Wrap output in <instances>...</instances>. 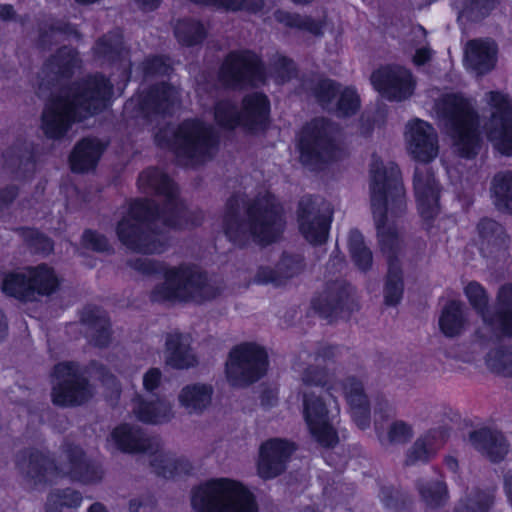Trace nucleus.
Returning <instances> with one entry per match:
<instances>
[{
    "label": "nucleus",
    "mask_w": 512,
    "mask_h": 512,
    "mask_svg": "<svg viewBox=\"0 0 512 512\" xmlns=\"http://www.w3.org/2000/svg\"><path fill=\"white\" fill-rule=\"evenodd\" d=\"M337 356V348L324 346L315 354L301 352L293 363L302 384L323 389L319 394H303L302 413L311 437L324 447H334L339 442L338 393L344 395L355 424L362 430L370 425V405L363 382L346 365L336 363Z\"/></svg>",
    "instance_id": "f257e3e1"
},
{
    "label": "nucleus",
    "mask_w": 512,
    "mask_h": 512,
    "mask_svg": "<svg viewBox=\"0 0 512 512\" xmlns=\"http://www.w3.org/2000/svg\"><path fill=\"white\" fill-rule=\"evenodd\" d=\"M137 183L141 191L162 197L164 207L161 210L153 209L152 202L147 199H138L129 205L116 226L118 239L128 249L143 254L163 252L166 238L152 227L158 222L167 228L178 229L202 223L203 214L186 209L177 198L174 184L162 171L146 169L139 175Z\"/></svg>",
    "instance_id": "f03ea898"
},
{
    "label": "nucleus",
    "mask_w": 512,
    "mask_h": 512,
    "mask_svg": "<svg viewBox=\"0 0 512 512\" xmlns=\"http://www.w3.org/2000/svg\"><path fill=\"white\" fill-rule=\"evenodd\" d=\"M369 190L379 244L389 258L384 297L387 304L396 305L402 298L404 284L402 271L391 258L401 248L397 221L407 209L405 189L397 165L373 157Z\"/></svg>",
    "instance_id": "7ed1b4c3"
},
{
    "label": "nucleus",
    "mask_w": 512,
    "mask_h": 512,
    "mask_svg": "<svg viewBox=\"0 0 512 512\" xmlns=\"http://www.w3.org/2000/svg\"><path fill=\"white\" fill-rule=\"evenodd\" d=\"M284 225L281 206L273 195L263 192L246 205L240 197L229 199L222 229L236 245L244 246L251 241L266 245L279 239Z\"/></svg>",
    "instance_id": "20e7f679"
},
{
    "label": "nucleus",
    "mask_w": 512,
    "mask_h": 512,
    "mask_svg": "<svg viewBox=\"0 0 512 512\" xmlns=\"http://www.w3.org/2000/svg\"><path fill=\"white\" fill-rule=\"evenodd\" d=\"M112 86L102 76H94L62 89L46 103L41 116V129L51 139H60L72 123L105 107Z\"/></svg>",
    "instance_id": "39448f33"
},
{
    "label": "nucleus",
    "mask_w": 512,
    "mask_h": 512,
    "mask_svg": "<svg viewBox=\"0 0 512 512\" xmlns=\"http://www.w3.org/2000/svg\"><path fill=\"white\" fill-rule=\"evenodd\" d=\"M130 265L143 274L161 275L162 281L151 292L153 301L203 303L220 293L207 274L193 264L171 266L148 258H137Z\"/></svg>",
    "instance_id": "423d86ee"
},
{
    "label": "nucleus",
    "mask_w": 512,
    "mask_h": 512,
    "mask_svg": "<svg viewBox=\"0 0 512 512\" xmlns=\"http://www.w3.org/2000/svg\"><path fill=\"white\" fill-rule=\"evenodd\" d=\"M190 501L194 512H258L252 491L228 477L211 478L195 486Z\"/></svg>",
    "instance_id": "0eeeda50"
},
{
    "label": "nucleus",
    "mask_w": 512,
    "mask_h": 512,
    "mask_svg": "<svg viewBox=\"0 0 512 512\" xmlns=\"http://www.w3.org/2000/svg\"><path fill=\"white\" fill-rule=\"evenodd\" d=\"M18 466L23 473L33 482L35 486L42 483L53 482L60 474L83 481L95 482L102 478L101 469L89 462L81 448L68 447L61 459L60 467L41 453H26L18 458Z\"/></svg>",
    "instance_id": "6e6552de"
},
{
    "label": "nucleus",
    "mask_w": 512,
    "mask_h": 512,
    "mask_svg": "<svg viewBox=\"0 0 512 512\" xmlns=\"http://www.w3.org/2000/svg\"><path fill=\"white\" fill-rule=\"evenodd\" d=\"M155 138L158 145L168 146L192 165L209 158L215 146L211 129L198 120L185 121L177 129L160 131Z\"/></svg>",
    "instance_id": "1a4fd4ad"
},
{
    "label": "nucleus",
    "mask_w": 512,
    "mask_h": 512,
    "mask_svg": "<svg viewBox=\"0 0 512 512\" xmlns=\"http://www.w3.org/2000/svg\"><path fill=\"white\" fill-rule=\"evenodd\" d=\"M437 114L446 119L456 150L463 157H472L479 147L476 118L467 100L457 94H445L436 103Z\"/></svg>",
    "instance_id": "9d476101"
},
{
    "label": "nucleus",
    "mask_w": 512,
    "mask_h": 512,
    "mask_svg": "<svg viewBox=\"0 0 512 512\" xmlns=\"http://www.w3.org/2000/svg\"><path fill=\"white\" fill-rule=\"evenodd\" d=\"M269 366L266 349L257 342H242L231 348L225 375L234 386H245L263 377Z\"/></svg>",
    "instance_id": "9b49d317"
},
{
    "label": "nucleus",
    "mask_w": 512,
    "mask_h": 512,
    "mask_svg": "<svg viewBox=\"0 0 512 512\" xmlns=\"http://www.w3.org/2000/svg\"><path fill=\"white\" fill-rule=\"evenodd\" d=\"M269 112L270 104L267 97L260 93H253L243 99L240 111L230 100L217 102L214 108V118L216 123L223 128L242 127L248 131H255L266 124Z\"/></svg>",
    "instance_id": "f8f14e48"
},
{
    "label": "nucleus",
    "mask_w": 512,
    "mask_h": 512,
    "mask_svg": "<svg viewBox=\"0 0 512 512\" xmlns=\"http://www.w3.org/2000/svg\"><path fill=\"white\" fill-rule=\"evenodd\" d=\"M332 125L324 119L308 123L299 135L298 149L301 162L311 168L338 158L340 151L336 145Z\"/></svg>",
    "instance_id": "ddd939ff"
},
{
    "label": "nucleus",
    "mask_w": 512,
    "mask_h": 512,
    "mask_svg": "<svg viewBox=\"0 0 512 512\" xmlns=\"http://www.w3.org/2000/svg\"><path fill=\"white\" fill-rule=\"evenodd\" d=\"M92 395L93 388L82 377L76 364L65 362L55 366L52 399L56 405H79Z\"/></svg>",
    "instance_id": "4468645a"
},
{
    "label": "nucleus",
    "mask_w": 512,
    "mask_h": 512,
    "mask_svg": "<svg viewBox=\"0 0 512 512\" xmlns=\"http://www.w3.org/2000/svg\"><path fill=\"white\" fill-rule=\"evenodd\" d=\"M488 102L494 108L485 127L488 140L501 154L512 155V100L504 94L490 92Z\"/></svg>",
    "instance_id": "2eb2a0df"
},
{
    "label": "nucleus",
    "mask_w": 512,
    "mask_h": 512,
    "mask_svg": "<svg viewBox=\"0 0 512 512\" xmlns=\"http://www.w3.org/2000/svg\"><path fill=\"white\" fill-rule=\"evenodd\" d=\"M409 156L420 163L433 161L439 153L438 135L434 127L419 118L410 120L404 131Z\"/></svg>",
    "instance_id": "dca6fc26"
},
{
    "label": "nucleus",
    "mask_w": 512,
    "mask_h": 512,
    "mask_svg": "<svg viewBox=\"0 0 512 512\" xmlns=\"http://www.w3.org/2000/svg\"><path fill=\"white\" fill-rule=\"evenodd\" d=\"M220 78L229 86H241L245 83L257 85L264 80V72L258 57L249 51L231 53L225 60Z\"/></svg>",
    "instance_id": "f3484780"
},
{
    "label": "nucleus",
    "mask_w": 512,
    "mask_h": 512,
    "mask_svg": "<svg viewBox=\"0 0 512 512\" xmlns=\"http://www.w3.org/2000/svg\"><path fill=\"white\" fill-rule=\"evenodd\" d=\"M371 83L383 97L395 101L409 98L415 89L412 73L397 65L381 67L374 71Z\"/></svg>",
    "instance_id": "a211bd4d"
},
{
    "label": "nucleus",
    "mask_w": 512,
    "mask_h": 512,
    "mask_svg": "<svg viewBox=\"0 0 512 512\" xmlns=\"http://www.w3.org/2000/svg\"><path fill=\"white\" fill-rule=\"evenodd\" d=\"M295 450L292 442L282 438L264 441L258 451L256 462L257 475L263 480H270L281 475Z\"/></svg>",
    "instance_id": "6ab92c4d"
},
{
    "label": "nucleus",
    "mask_w": 512,
    "mask_h": 512,
    "mask_svg": "<svg viewBox=\"0 0 512 512\" xmlns=\"http://www.w3.org/2000/svg\"><path fill=\"white\" fill-rule=\"evenodd\" d=\"M414 193L421 217L433 219L440 211V186L427 166L418 167L414 175Z\"/></svg>",
    "instance_id": "aec40b11"
},
{
    "label": "nucleus",
    "mask_w": 512,
    "mask_h": 512,
    "mask_svg": "<svg viewBox=\"0 0 512 512\" xmlns=\"http://www.w3.org/2000/svg\"><path fill=\"white\" fill-rule=\"evenodd\" d=\"M299 229L307 241L313 244L323 243L328 235L331 217L311 200H303L299 205Z\"/></svg>",
    "instance_id": "412c9836"
},
{
    "label": "nucleus",
    "mask_w": 512,
    "mask_h": 512,
    "mask_svg": "<svg viewBox=\"0 0 512 512\" xmlns=\"http://www.w3.org/2000/svg\"><path fill=\"white\" fill-rule=\"evenodd\" d=\"M163 357L165 365L172 369H188L198 363L191 336L178 331L166 335Z\"/></svg>",
    "instance_id": "4be33fe9"
},
{
    "label": "nucleus",
    "mask_w": 512,
    "mask_h": 512,
    "mask_svg": "<svg viewBox=\"0 0 512 512\" xmlns=\"http://www.w3.org/2000/svg\"><path fill=\"white\" fill-rule=\"evenodd\" d=\"M480 338L498 335L512 336V284L502 285L496 296V311L487 331H478Z\"/></svg>",
    "instance_id": "5701e85b"
},
{
    "label": "nucleus",
    "mask_w": 512,
    "mask_h": 512,
    "mask_svg": "<svg viewBox=\"0 0 512 512\" xmlns=\"http://www.w3.org/2000/svg\"><path fill=\"white\" fill-rule=\"evenodd\" d=\"M317 98L323 104H328L337 98V113L339 116H350L360 107L359 95L352 87L340 88L331 80H323L317 87Z\"/></svg>",
    "instance_id": "b1692460"
},
{
    "label": "nucleus",
    "mask_w": 512,
    "mask_h": 512,
    "mask_svg": "<svg viewBox=\"0 0 512 512\" xmlns=\"http://www.w3.org/2000/svg\"><path fill=\"white\" fill-rule=\"evenodd\" d=\"M106 446L110 450L138 453L148 448V439L137 425L122 423L111 431Z\"/></svg>",
    "instance_id": "393cba45"
},
{
    "label": "nucleus",
    "mask_w": 512,
    "mask_h": 512,
    "mask_svg": "<svg viewBox=\"0 0 512 512\" xmlns=\"http://www.w3.org/2000/svg\"><path fill=\"white\" fill-rule=\"evenodd\" d=\"M214 389L206 383H190L181 388L177 395L180 406L189 415L203 414L212 403Z\"/></svg>",
    "instance_id": "a878e982"
},
{
    "label": "nucleus",
    "mask_w": 512,
    "mask_h": 512,
    "mask_svg": "<svg viewBox=\"0 0 512 512\" xmlns=\"http://www.w3.org/2000/svg\"><path fill=\"white\" fill-rule=\"evenodd\" d=\"M81 323L84 334L91 344L97 347H105L111 341L110 323L106 314L95 307H87L83 310Z\"/></svg>",
    "instance_id": "bb28decb"
},
{
    "label": "nucleus",
    "mask_w": 512,
    "mask_h": 512,
    "mask_svg": "<svg viewBox=\"0 0 512 512\" xmlns=\"http://www.w3.org/2000/svg\"><path fill=\"white\" fill-rule=\"evenodd\" d=\"M132 411L139 421L154 425L167 423L175 415L172 403L162 398L151 401L137 399Z\"/></svg>",
    "instance_id": "cd10ccee"
},
{
    "label": "nucleus",
    "mask_w": 512,
    "mask_h": 512,
    "mask_svg": "<svg viewBox=\"0 0 512 512\" xmlns=\"http://www.w3.org/2000/svg\"><path fill=\"white\" fill-rule=\"evenodd\" d=\"M152 466L157 474L167 479L188 476L194 471V465L187 456L165 451L153 457Z\"/></svg>",
    "instance_id": "c85d7f7f"
},
{
    "label": "nucleus",
    "mask_w": 512,
    "mask_h": 512,
    "mask_svg": "<svg viewBox=\"0 0 512 512\" xmlns=\"http://www.w3.org/2000/svg\"><path fill=\"white\" fill-rule=\"evenodd\" d=\"M495 55L496 47L491 41L472 40L465 48L466 65L478 74L486 73L494 67Z\"/></svg>",
    "instance_id": "c756f323"
},
{
    "label": "nucleus",
    "mask_w": 512,
    "mask_h": 512,
    "mask_svg": "<svg viewBox=\"0 0 512 512\" xmlns=\"http://www.w3.org/2000/svg\"><path fill=\"white\" fill-rule=\"evenodd\" d=\"M468 324V311L461 301L451 300L443 307L439 327L445 336H460L467 329Z\"/></svg>",
    "instance_id": "7c9ffc66"
},
{
    "label": "nucleus",
    "mask_w": 512,
    "mask_h": 512,
    "mask_svg": "<svg viewBox=\"0 0 512 512\" xmlns=\"http://www.w3.org/2000/svg\"><path fill=\"white\" fill-rule=\"evenodd\" d=\"M470 440L477 450L485 454L493 462L502 460L508 452L504 436L497 431L481 429L473 432Z\"/></svg>",
    "instance_id": "2f4dec72"
},
{
    "label": "nucleus",
    "mask_w": 512,
    "mask_h": 512,
    "mask_svg": "<svg viewBox=\"0 0 512 512\" xmlns=\"http://www.w3.org/2000/svg\"><path fill=\"white\" fill-rule=\"evenodd\" d=\"M103 145L95 139H84L77 144L70 156L71 168L75 172L94 169L103 152Z\"/></svg>",
    "instance_id": "473e14b6"
},
{
    "label": "nucleus",
    "mask_w": 512,
    "mask_h": 512,
    "mask_svg": "<svg viewBox=\"0 0 512 512\" xmlns=\"http://www.w3.org/2000/svg\"><path fill=\"white\" fill-rule=\"evenodd\" d=\"M489 193L496 209L512 215V172H499L494 175Z\"/></svg>",
    "instance_id": "72a5a7b5"
},
{
    "label": "nucleus",
    "mask_w": 512,
    "mask_h": 512,
    "mask_svg": "<svg viewBox=\"0 0 512 512\" xmlns=\"http://www.w3.org/2000/svg\"><path fill=\"white\" fill-rule=\"evenodd\" d=\"M178 91L175 87L162 85L153 90L141 103V110L148 113L153 110L157 113H167L178 103Z\"/></svg>",
    "instance_id": "f704fd0d"
},
{
    "label": "nucleus",
    "mask_w": 512,
    "mask_h": 512,
    "mask_svg": "<svg viewBox=\"0 0 512 512\" xmlns=\"http://www.w3.org/2000/svg\"><path fill=\"white\" fill-rule=\"evenodd\" d=\"M464 295L471 307L481 316L483 320V331H487L488 323L493 320V312L490 310L489 296L485 288L476 281H470L464 286Z\"/></svg>",
    "instance_id": "c9c22d12"
},
{
    "label": "nucleus",
    "mask_w": 512,
    "mask_h": 512,
    "mask_svg": "<svg viewBox=\"0 0 512 512\" xmlns=\"http://www.w3.org/2000/svg\"><path fill=\"white\" fill-rule=\"evenodd\" d=\"M26 275L31 286L33 297L35 294L49 295L58 286V278L54 271L46 265L29 268Z\"/></svg>",
    "instance_id": "e433bc0d"
},
{
    "label": "nucleus",
    "mask_w": 512,
    "mask_h": 512,
    "mask_svg": "<svg viewBox=\"0 0 512 512\" xmlns=\"http://www.w3.org/2000/svg\"><path fill=\"white\" fill-rule=\"evenodd\" d=\"M174 33L178 41L186 46L199 44L206 37L204 25L195 19L178 20L174 27Z\"/></svg>",
    "instance_id": "4c0bfd02"
},
{
    "label": "nucleus",
    "mask_w": 512,
    "mask_h": 512,
    "mask_svg": "<svg viewBox=\"0 0 512 512\" xmlns=\"http://www.w3.org/2000/svg\"><path fill=\"white\" fill-rule=\"evenodd\" d=\"M478 232L481 238L482 249L484 246H487V248H500L507 242L504 228L492 219L481 220L478 224Z\"/></svg>",
    "instance_id": "58836bf2"
},
{
    "label": "nucleus",
    "mask_w": 512,
    "mask_h": 512,
    "mask_svg": "<svg viewBox=\"0 0 512 512\" xmlns=\"http://www.w3.org/2000/svg\"><path fill=\"white\" fill-rule=\"evenodd\" d=\"M79 60L73 50L60 49L46 64L45 69L52 74L66 76L78 67Z\"/></svg>",
    "instance_id": "ea45409f"
},
{
    "label": "nucleus",
    "mask_w": 512,
    "mask_h": 512,
    "mask_svg": "<svg viewBox=\"0 0 512 512\" xmlns=\"http://www.w3.org/2000/svg\"><path fill=\"white\" fill-rule=\"evenodd\" d=\"M2 290L5 294L21 300L33 299L26 271L7 275L3 280Z\"/></svg>",
    "instance_id": "a19ab883"
},
{
    "label": "nucleus",
    "mask_w": 512,
    "mask_h": 512,
    "mask_svg": "<svg viewBox=\"0 0 512 512\" xmlns=\"http://www.w3.org/2000/svg\"><path fill=\"white\" fill-rule=\"evenodd\" d=\"M348 247L351 257L361 270H367L372 264L371 251L365 246L363 236L356 230L349 233Z\"/></svg>",
    "instance_id": "79ce46f5"
},
{
    "label": "nucleus",
    "mask_w": 512,
    "mask_h": 512,
    "mask_svg": "<svg viewBox=\"0 0 512 512\" xmlns=\"http://www.w3.org/2000/svg\"><path fill=\"white\" fill-rule=\"evenodd\" d=\"M486 365L493 372L512 376V348H495L486 356Z\"/></svg>",
    "instance_id": "37998d69"
},
{
    "label": "nucleus",
    "mask_w": 512,
    "mask_h": 512,
    "mask_svg": "<svg viewBox=\"0 0 512 512\" xmlns=\"http://www.w3.org/2000/svg\"><path fill=\"white\" fill-rule=\"evenodd\" d=\"M496 0H465L458 5L459 17H466L471 20H479L487 16L494 8Z\"/></svg>",
    "instance_id": "c03bdc74"
},
{
    "label": "nucleus",
    "mask_w": 512,
    "mask_h": 512,
    "mask_svg": "<svg viewBox=\"0 0 512 512\" xmlns=\"http://www.w3.org/2000/svg\"><path fill=\"white\" fill-rule=\"evenodd\" d=\"M419 492L423 500L429 506H439L447 499V491L445 485L440 482L421 481L418 484Z\"/></svg>",
    "instance_id": "a18cd8bd"
},
{
    "label": "nucleus",
    "mask_w": 512,
    "mask_h": 512,
    "mask_svg": "<svg viewBox=\"0 0 512 512\" xmlns=\"http://www.w3.org/2000/svg\"><path fill=\"white\" fill-rule=\"evenodd\" d=\"M95 53L99 57H107L111 60H114L115 57H120L123 53L122 36L115 32L102 38L96 44Z\"/></svg>",
    "instance_id": "49530a36"
},
{
    "label": "nucleus",
    "mask_w": 512,
    "mask_h": 512,
    "mask_svg": "<svg viewBox=\"0 0 512 512\" xmlns=\"http://www.w3.org/2000/svg\"><path fill=\"white\" fill-rule=\"evenodd\" d=\"M264 0H213V7L227 11H246L249 13L261 12Z\"/></svg>",
    "instance_id": "de8ad7c7"
},
{
    "label": "nucleus",
    "mask_w": 512,
    "mask_h": 512,
    "mask_svg": "<svg viewBox=\"0 0 512 512\" xmlns=\"http://www.w3.org/2000/svg\"><path fill=\"white\" fill-rule=\"evenodd\" d=\"M432 455L431 445L426 446L425 439L419 436L413 445L408 449L405 463L407 465L425 463L431 458Z\"/></svg>",
    "instance_id": "09e8293b"
},
{
    "label": "nucleus",
    "mask_w": 512,
    "mask_h": 512,
    "mask_svg": "<svg viewBox=\"0 0 512 512\" xmlns=\"http://www.w3.org/2000/svg\"><path fill=\"white\" fill-rule=\"evenodd\" d=\"M277 269L281 276V285H283L302 271V260L296 256H283L277 263Z\"/></svg>",
    "instance_id": "8fccbe9b"
},
{
    "label": "nucleus",
    "mask_w": 512,
    "mask_h": 512,
    "mask_svg": "<svg viewBox=\"0 0 512 512\" xmlns=\"http://www.w3.org/2000/svg\"><path fill=\"white\" fill-rule=\"evenodd\" d=\"M414 435V429L411 424L397 420L391 423L388 428L387 436L390 443L404 444Z\"/></svg>",
    "instance_id": "3c124183"
},
{
    "label": "nucleus",
    "mask_w": 512,
    "mask_h": 512,
    "mask_svg": "<svg viewBox=\"0 0 512 512\" xmlns=\"http://www.w3.org/2000/svg\"><path fill=\"white\" fill-rule=\"evenodd\" d=\"M49 496H55V503H57L61 508H77L82 503L81 494L70 488L54 490L49 494Z\"/></svg>",
    "instance_id": "603ef678"
},
{
    "label": "nucleus",
    "mask_w": 512,
    "mask_h": 512,
    "mask_svg": "<svg viewBox=\"0 0 512 512\" xmlns=\"http://www.w3.org/2000/svg\"><path fill=\"white\" fill-rule=\"evenodd\" d=\"M254 281L258 284H273L275 286H280L281 276H279L277 264L275 266L270 264H260L254 274Z\"/></svg>",
    "instance_id": "864d4df0"
},
{
    "label": "nucleus",
    "mask_w": 512,
    "mask_h": 512,
    "mask_svg": "<svg viewBox=\"0 0 512 512\" xmlns=\"http://www.w3.org/2000/svg\"><path fill=\"white\" fill-rule=\"evenodd\" d=\"M420 437L425 439L426 446L431 445V452L434 455L449 438V431L445 427H438L430 429Z\"/></svg>",
    "instance_id": "5fc2aeb1"
},
{
    "label": "nucleus",
    "mask_w": 512,
    "mask_h": 512,
    "mask_svg": "<svg viewBox=\"0 0 512 512\" xmlns=\"http://www.w3.org/2000/svg\"><path fill=\"white\" fill-rule=\"evenodd\" d=\"M82 244L84 247L103 252L109 249L108 240L103 236L93 231H86L82 236Z\"/></svg>",
    "instance_id": "6e6d98bb"
},
{
    "label": "nucleus",
    "mask_w": 512,
    "mask_h": 512,
    "mask_svg": "<svg viewBox=\"0 0 512 512\" xmlns=\"http://www.w3.org/2000/svg\"><path fill=\"white\" fill-rule=\"evenodd\" d=\"M277 81L283 83L292 77L294 65L284 56H277L274 60Z\"/></svg>",
    "instance_id": "4d7b16f0"
},
{
    "label": "nucleus",
    "mask_w": 512,
    "mask_h": 512,
    "mask_svg": "<svg viewBox=\"0 0 512 512\" xmlns=\"http://www.w3.org/2000/svg\"><path fill=\"white\" fill-rule=\"evenodd\" d=\"M275 19L287 27L308 28L307 22L297 14L284 10H277L274 13Z\"/></svg>",
    "instance_id": "13d9d810"
},
{
    "label": "nucleus",
    "mask_w": 512,
    "mask_h": 512,
    "mask_svg": "<svg viewBox=\"0 0 512 512\" xmlns=\"http://www.w3.org/2000/svg\"><path fill=\"white\" fill-rule=\"evenodd\" d=\"M162 380V372L159 368L152 367L143 375V388L147 392L157 389Z\"/></svg>",
    "instance_id": "bf43d9fd"
},
{
    "label": "nucleus",
    "mask_w": 512,
    "mask_h": 512,
    "mask_svg": "<svg viewBox=\"0 0 512 512\" xmlns=\"http://www.w3.org/2000/svg\"><path fill=\"white\" fill-rule=\"evenodd\" d=\"M169 70V63L162 57H155L147 61L146 73L148 75L167 74Z\"/></svg>",
    "instance_id": "052dcab7"
},
{
    "label": "nucleus",
    "mask_w": 512,
    "mask_h": 512,
    "mask_svg": "<svg viewBox=\"0 0 512 512\" xmlns=\"http://www.w3.org/2000/svg\"><path fill=\"white\" fill-rule=\"evenodd\" d=\"M72 33L76 34V32L71 27H65L64 29H52L50 33L45 32L41 35V44L45 45L50 40L60 41L64 39L65 36H69Z\"/></svg>",
    "instance_id": "680f3d73"
},
{
    "label": "nucleus",
    "mask_w": 512,
    "mask_h": 512,
    "mask_svg": "<svg viewBox=\"0 0 512 512\" xmlns=\"http://www.w3.org/2000/svg\"><path fill=\"white\" fill-rule=\"evenodd\" d=\"M432 57V50L427 47H422L416 50L413 57L415 65H423Z\"/></svg>",
    "instance_id": "e2e57ef3"
},
{
    "label": "nucleus",
    "mask_w": 512,
    "mask_h": 512,
    "mask_svg": "<svg viewBox=\"0 0 512 512\" xmlns=\"http://www.w3.org/2000/svg\"><path fill=\"white\" fill-rule=\"evenodd\" d=\"M504 487L508 501L512 505V471L507 473L505 477Z\"/></svg>",
    "instance_id": "0e129e2a"
},
{
    "label": "nucleus",
    "mask_w": 512,
    "mask_h": 512,
    "mask_svg": "<svg viewBox=\"0 0 512 512\" xmlns=\"http://www.w3.org/2000/svg\"><path fill=\"white\" fill-rule=\"evenodd\" d=\"M55 501V496H48L45 512H61V507Z\"/></svg>",
    "instance_id": "69168bd1"
},
{
    "label": "nucleus",
    "mask_w": 512,
    "mask_h": 512,
    "mask_svg": "<svg viewBox=\"0 0 512 512\" xmlns=\"http://www.w3.org/2000/svg\"><path fill=\"white\" fill-rule=\"evenodd\" d=\"M13 8L10 5H0V18L3 20L10 19L13 16Z\"/></svg>",
    "instance_id": "338daca9"
},
{
    "label": "nucleus",
    "mask_w": 512,
    "mask_h": 512,
    "mask_svg": "<svg viewBox=\"0 0 512 512\" xmlns=\"http://www.w3.org/2000/svg\"><path fill=\"white\" fill-rule=\"evenodd\" d=\"M142 507H143V501L140 499L135 498V499H131L129 501L128 508H129L130 512H140Z\"/></svg>",
    "instance_id": "774afa93"
}]
</instances>
